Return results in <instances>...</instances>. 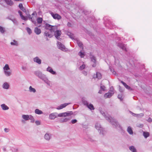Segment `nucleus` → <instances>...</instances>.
<instances>
[{
    "label": "nucleus",
    "mask_w": 152,
    "mask_h": 152,
    "mask_svg": "<svg viewBox=\"0 0 152 152\" xmlns=\"http://www.w3.org/2000/svg\"><path fill=\"white\" fill-rule=\"evenodd\" d=\"M45 28L46 29L49 30L51 33L54 32V35L55 37L58 39L61 33V31L58 30L57 26H52L46 23L45 26Z\"/></svg>",
    "instance_id": "nucleus-1"
},
{
    "label": "nucleus",
    "mask_w": 152,
    "mask_h": 152,
    "mask_svg": "<svg viewBox=\"0 0 152 152\" xmlns=\"http://www.w3.org/2000/svg\"><path fill=\"white\" fill-rule=\"evenodd\" d=\"M100 112L102 115L104 116L106 119L114 126V127H115L116 129L119 128L120 129H122V127L115 119L112 118L109 115H106L105 113L103 111H101Z\"/></svg>",
    "instance_id": "nucleus-2"
},
{
    "label": "nucleus",
    "mask_w": 152,
    "mask_h": 152,
    "mask_svg": "<svg viewBox=\"0 0 152 152\" xmlns=\"http://www.w3.org/2000/svg\"><path fill=\"white\" fill-rule=\"evenodd\" d=\"M73 114L72 111H68L66 112L60 113L58 114L55 112L51 113L49 115V119L50 120H54L57 117H65L68 116Z\"/></svg>",
    "instance_id": "nucleus-3"
},
{
    "label": "nucleus",
    "mask_w": 152,
    "mask_h": 152,
    "mask_svg": "<svg viewBox=\"0 0 152 152\" xmlns=\"http://www.w3.org/2000/svg\"><path fill=\"white\" fill-rule=\"evenodd\" d=\"M34 74L43 80L48 85L50 86V81L45 75L42 74L41 72L39 71L35 72Z\"/></svg>",
    "instance_id": "nucleus-4"
},
{
    "label": "nucleus",
    "mask_w": 152,
    "mask_h": 152,
    "mask_svg": "<svg viewBox=\"0 0 152 152\" xmlns=\"http://www.w3.org/2000/svg\"><path fill=\"white\" fill-rule=\"evenodd\" d=\"M95 128L98 130L100 134L103 135L105 134L106 131L101 126L100 124L96 123L95 125Z\"/></svg>",
    "instance_id": "nucleus-5"
},
{
    "label": "nucleus",
    "mask_w": 152,
    "mask_h": 152,
    "mask_svg": "<svg viewBox=\"0 0 152 152\" xmlns=\"http://www.w3.org/2000/svg\"><path fill=\"white\" fill-rule=\"evenodd\" d=\"M4 72L7 76H9L11 75V72L9 71L10 69L9 65L8 64H6L5 66L3 67Z\"/></svg>",
    "instance_id": "nucleus-6"
},
{
    "label": "nucleus",
    "mask_w": 152,
    "mask_h": 152,
    "mask_svg": "<svg viewBox=\"0 0 152 152\" xmlns=\"http://www.w3.org/2000/svg\"><path fill=\"white\" fill-rule=\"evenodd\" d=\"M111 90L105 94L104 95V97L105 98H110L114 94V92L113 91V88L112 87L110 88Z\"/></svg>",
    "instance_id": "nucleus-7"
},
{
    "label": "nucleus",
    "mask_w": 152,
    "mask_h": 152,
    "mask_svg": "<svg viewBox=\"0 0 152 152\" xmlns=\"http://www.w3.org/2000/svg\"><path fill=\"white\" fill-rule=\"evenodd\" d=\"M49 13L54 19L59 20L61 18V16L58 14L54 13L51 11Z\"/></svg>",
    "instance_id": "nucleus-8"
},
{
    "label": "nucleus",
    "mask_w": 152,
    "mask_h": 152,
    "mask_svg": "<svg viewBox=\"0 0 152 152\" xmlns=\"http://www.w3.org/2000/svg\"><path fill=\"white\" fill-rule=\"evenodd\" d=\"M52 134L49 133H46L44 136V139L47 141H49L51 139Z\"/></svg>",
    "instance_id": "nucleus-9"
},
{
    "label": "nucleus",
    "mask_w": 152,
    "mask_h": 152,
    "mask_svg": "<svg viewBox=\"0 0 152 152\" xmlns=\"http://www.w3.org/2000/svg\"><path fill=\"white\" fill-rule=\"evenodd\" d=\"M57 45L58 48L64 51L65 50V46L59 42H58L57 43Z\"/></svg>",
    "instance_id": "nucleus-10"
},
{
    "label": "nucleus",
    "mask_w": 152,
    "mask_h": 152,
    "mask_svg": "<svg viewBox=\"0 0 152 152\" xmlns=\"http://www.w3.org/2000/svg\"><path fill=\"white\" fill-rule=\"evenodd\" d=\"M70 104V103H64V104H61L60 105L58 106V107L56 108V109L58 110L61 109L65 107L66 106Z\"/></svg>",
    "instance_id": "nucleus-11"
},
{
    "label": "nucleus",
    "mask_w": 152,
    "mask_h": 152,
    "mask_svg": "<svg viewBox=\"0 0 152 152\" xmlns=\"http://www.w3.org/2000/svg\"><path fill=\"white\" fill-rule=\"evenodd\" d=\"M118 46L120 48L122 49L123 50H124L125 51H127L126 49V45L122 43H118Z\"/></svg>",
    "instance_id": "nucleus-12"
},
{
    "label": "nucleus",
    "mask_w": 152,
    "mask_h": 152,
    "mask_svg": "<svg viewBox=\"0 0 152 152\" xmlns=\"http://www.w3.org/2000/svg\"><path fill=\"white\" fill-rule=\"evenodd\" d=\"M33 61L39 64H40L41 63V60L37 56L34 58H33Z\"/></svg>",
    "instance_id": "nucleus-13"
},
{
    "label": "nucleus",
    "mask_w": 152,
    "mask_h": 152,
    "mask_svg": "<svg viewBox=\"0 0 152 152\" xmlns=\"http://www.w3.org/2000/svg\"><path fill=\"white\" fill-rule=\"evenodd\" d=\"M47 71L50 72L53 75L56 74V73L55 71H53L52 68L50 66H48L47 69Z\"/></svg>",
    "instance_id": "nucleus-14"
},
{
    "label": "nucleus",
    "mask_w": 152,
    "mask_h": 152,
    "mask_svg": "<svg viewBox=\"0 0 152 152\" xmlns=\"http://www.w3.org/2000/svg\"><path fill=\"white\" fill-rule=\"evenodd\" d=\"M130 113L132 114L133 116H135L137 117H142L144 116V114L143 113H141L139 114H135L131 111H130Z\"/></svg>",
    "instance_id": "nucleus-15"
},
{
    "label": "nucleus",
    "mask_w": 152,
    "mask_h": 152,
    "mask_svg": "<svg viewBox=\"0 0 152 152\" xmlns=\"http://www.w3.org/2000/svg\"><path fill=\"white\" fill-rule=\"evenodd\" d=\"M2 109L4 110H7L9 109V107L5 104H3L1 105Z\"/></svg>",
    "instance_id": "nucleus-16"
},
{
    "label": "nucleus",
    "mask_w": 152,
    "mask_h": 152,
    "mask_svg": "<svg viewBox=\"0 0 152 152\" xmlns=\"http://www.w3.org/2000/svg\"><path fill=\"white\" fill-rule=\"evenodd\" d=\"M6 4L10 6L13 5L14 4L12 0H4Z\"/></svg>",
    "instance_id": "nucleus-17"
},
{
    "label": "nucleus",
    "mask_w": 152,
    "mask_h": 152,
    "mask_svg": "<svg viewBox=\"0 0 152 152\" xmlns=\"http://www.w3.org/2000/svg\"><path fill=\"white\" fill-rule=\"evenodd\" d=\"M51 32L49 33V32L47 31H45L44 33V35L46 37H48L50 38H51L52 37L53 35L51 34Z\"/></svg>",
    "instance_id": "nucleus-18"
},
{
    "label": "nucleus",
    "mask_w": 152,
    "mask_h": 152,
    "mask_svg": "<svg viewBox=\"0 0 152 152\" xmlns=\"http://www.w3.org/2000/svg\"><path fill=\"white\" fill-rule=\"evenodd\" d=\"M34 32L37 34L38 35L41 33V30L37 27H35L34 28Z\"/></svg>",
    "instance_id": "nucleus-19"
},
{
    "label": "nucleus",
    "mask_w": 152,
    "mask_h": 152,
    "mask_svg": "<svg viewBox=\"0 0 152 152\" xmlns=\"http://www.w3.org/2000/svg\"><path fill=\"white\" fill-rule=\"evenodd\" d=\"M121 82L126 88L129 90H132V89L130 86L127 85L123 81H121Z\"/></svg>",
    "instance_id": "nucleus-20"
},
{
    "label": "nucleus",
    "mask_w": 152,
    "mask_h": 152,
    "mask_svg": "<svg viewBox=\"0 0 152 152\" xmlns=\"http://www.w3.org/2000/svg\"><path fill=\"white\" fill-rule=\"evenodd\" d=\"M96 77H95L94 76V78H97L99 79H101L102 78V75L101 73L99 72H97L96 75Z\"/></svg>",
    "instance_id": "nucleus-21"
},
{
    "label": "nucleus",
    "mask_w": 152,
    "mask_h": 152,
    "mask_svg": "<svg viewBox=\"0 0 152 152\" xmlns=\"http://www.w3.org/2000/svg\"><path fill=\"white\" fill-rule=\"evenodd\" d=\"M129 149L132 152H137L136 148L133 146H131L129 147Z\"/></svg>",
    "instance_id": "nucleus-22"
},
{
    "label": "nucleus",
    "mask_w": 152,
    "mask_h": 152,
    "mask_svg": "<svg viewBox=\"0 0 152 152\" xmlns=\"http://www.w3.org/2000/svg\"><path fill=\"white\" fill-rule=\"evenodd\" d=\"M9 87L8 84L7 82L4 83L3 85V88L4 89H7L9 88Z\"/></svg>",
    "instance_id": "nucleus-23"
},
{
    "label": "nucleus",
    "mask_w": 152,
    "mask_h": 152,
    "mask_svg": "<svg viewBox=\"0 0 152 152\" xmlns=\"http://www.w3.org/2000/svg\"><path fill=\"white\" fill-rule=\"evenodd\" d=\"M127 131L130 134H133V131L130 126L128 127Z\"/></svg>",
    "instance_id": "nucleus-24"
},
{
    "label": "nucleus",
    "mask_w": 152,
    "mask_h": 152,
    "mask_svg": "<svg viewBox=\"0 0 152 152\" xmlns=\"http://www.w3.org/2000/svg\"><path fill=\"white\" fill-rule=\"evenodd\" d=\"M29 115H23L22 118L23 119L26 121H27L29 120Z\"/></svg>",
    "instance_id": "nucleus-25"
},
{
    "label": "nucleus",
    "mask_w": 152,
    "mask_h": 152,
    "mask_svg": "<svg viewBox=\"0 0 152 152\" xmlns=\"http://www.w3.org/2000/svg\"><path fill=\"white\" fill-rule=\"evenodd\" d=\"M35 113L36 114L38 115H41L43 113V112L41 110L38 109H37L35 110Z\"/></svg>",
    "instance_id": "nucleus-26"
},
{
    "label": "nucleus",
    "mask_w": 152,
    "mask_h": 152,
    "mask_svg": "<svg viewBox=\"0 0 152 152\" xmlns=\"http://www.w3.org/2000/svg\"><path fill=\"white\" fill-rule=\"evenodd\" d=\"M77 43L79 47L80 48H82V49H83V47L82 43L80 41L77 40Z\"/></svg>",
    "instance_id": "nucleus-27"
},
{
    "label": "nucleus",
    "mask_w": 152,
    "mask_h": 152,
    "mask_svg": "<svg viewBox=\"0 0 152 152\" xmlns=\"http://www.w3.org/2000/svg\"><path fill=\"white\" fill-rule=\"evenodd\" d=\"M29 90L30 92H33L35 93L36 92V90L35 89L32 87L31 86H30L29 88Z\"/></svg>",
    "instance_id": "nucleus-28"
},
{
    "label": "nucleus",
    "mask_w": 152,
    "mask_h": 152,
    "mask_svg": "<svg viewBox=\"0 0 152 152\" xmlns=\"http://www.w3.org/2000/svg\"><path fill=\"white\" fill-rule=\"evenodd\" d=\"M10 44L12 45L18 46V41L15 40H14L13 42H11Z\"/></svg>",
    "instance_id": "nucleus-29"
},
{
    "label": "nucleus",
    "mask_w": 152,
    "mask_h": 152,
    "mask_svg": "<svg viewBox=\"0 0 152 152\" xmlns=\"http://www.w3.org/2000/svg\"><path fill=\"white\" fill-rule=\"evenodd\" d=\"M6 31L5 28L0 26V32L2 34H4Z\"/></svg>",
    "instance_id": "nucleus-30"
},
{
    "label": "nucleus",
    "mask_w": 152,
    "mask_h": 152,
    "mask_svg": "<svg viewBox=\"0 0 152 152\" xmlns=\"http://www.w3.org/2000/svg\"><path fill=\"white\" fill-rule=\"evenodd\" d=\"M67 35L72 39H74V35L70 32H67Z\"/></svg>",
    "instance_id": "nucleus-31"
},
{
    "label": "nucleus",
    "mask_w": 152,
    "mask_h": 152,
    "mask_svg": "<svg viewBox=\"0 0 152 152\" xmlns=\"http://www.w3.org/2000/svg\"><path fill=\"white\" fill-rule=\"evenodd\" d=\"M87 107L91 110L94 109V108L93 105L91 104H88Z\"/></svg>",
    "instance_id": "nucleus-32"
},
{
    "label": "nucleus",
    "mask_w": 152,
    "mask_h": 152,
    "mask_svg": "<svg viewBox=\"0 0 152 152\" xmlns=\"http://www.w3.org/2000/svg\"><path fill=\"white\" fill-rule=\"evenodd\" d=\"M90 58L91 61L95 63L96 61L95 57L94 56L91 55L90 56Z\"/></svg>",
    "instance_id": "nucleus-33"
},
{
    "label": "nucleus",
    "mask_w": 152,
    "mask_h": 152,
    "mask_svg": "<svg viewBox=\"0 0 152 152\" xmlns=\"http://www.w3.org/2000/svg\"><path fill=\"white\" fill-rule=\"evenodd\" d=\"M29 120H31V123H34V118L31 115H29Z\"/></svg>",
    "instance_id": "nucleus-34"
},
{
    "label": "nucleus",
    "mask_w": 152,
    "mask_h": 152,
    "mask_svg": "<svg viewBox=\"0 0 152 152\" xmlns=\"http://www.w3.org/2000/svg\"><path fill=\"white\" fill-rule=\"evenodd\" d=\"M143 135L145 138H146L149 136V133L148 132H144Z\"/></svg>",
    "instance_id": "nucleus-35"
},
{
    "label": "nucleus",
    "mask_w": 152,
    "mask_h": 152,
    "mask_svg": "<svg viewBox=\"0 0 152 152\" xmlns=\"http://www.w3.org/2000/svg\"><path fill=\"white\" fill-rule=\"evenodd\" d=\"M78 55H79L81 58L84 57L85 54L84 52H82L81 51H80L78 53Z\"/></svg>",
    "instance_id": "nucleus-36"
},
{
    "label": "nucleus",
    "mask_w": 152,
    "mask_h": 152,
    "mask_svg": "<svg viewBox=\"0 0 152 152\" xmlns=\"http://www.w3.org/2000/svg\"><path fill=\"white\" fill-rule=\"evenodd\" d=\"M42 18L39 17L37 19V22L38 23H41L42 22Z\"/></svg>",
    "instance_id": "nucleus-37"
},
{
    "label": "nucleus",
    "mask_w": 152,
    "mask_h": 152,
    "mask_svg": "<svg viewBox=\"0 0 152 152\" xmlns=\"http://www.w3.org/2000/svg\"><path fill=\"white\" fill-rule=\"evenodd\" d=\"M20 16L22 20H27V18H26L25 17L23 16L22 14V13L20 14Z\"/></svg>",
    "instance_id": "nucleus-38"
},
{
    "label": "nucleus",
    "mask_w": 152,
    "mask_h": 152,
    "mask_svg": "<svg viewBox=\"0 0 152 152\" xmlns=\"http://www.w3.org/2000/svg\"><path fill=\"white\" fill-rule=\"evenodd\" d=\"M82 102L83 104L84 105H86L87 107V106H88V104H89L88 103L86 100H83Z\"/></svg>",
    "instance_id": "nucleus-39"
},
{
    "label": "nucleus",
    "mask_w": 152,
    "mask_h": 152,
    "mask_svg": "<svg viewBox=\"0 0 152 152\" xmlns=\"http://www.w3.org/2000/svg\"><path fill=\"white\" fill-rule=\"evenodd\" d=\"M26 30L29 34H30L31 33L32 31L31 29L29 27H27L26 28Z\"/></svg>",
    "instance_id": "nucleus-40"
},
{
    "label": "nucleus",
    "mask_w": 152,
    "mask_h": 152,
    "mask_svg": "<svg viewBox=\"0 0 152 152\" xmlns=\"http://www.w3.org/2000/svg\"><path fill=\"white\" fill-rule=\"evenodd\" d=\"M100 88V89L102 90L103 91H104L105 90V87L104 86L102 85V84H101Z\"/></svg>",
    "instance_id": "nucleus-41"
},
{
    "label": "nucleus",
    "mask_w": 152,
    "mask_h": 152,
    "mask_svg": "<svg viewBox=\"0 0 152 152\" xmlns=\"http://www.w3.org/2000/svg\"><path fill=\"white\" fill-rule=\"evenodd\" d=\"M85 67V65L83 64L80 66V67L79 68V69L80 70H82V69H84Z\"/></svg>",
    "instance_id": "nucleus-42"
},
{
    "label": "nucleus",
    "mask_w": 152,
    "mask_h": 152,
    "mask_svg": "<svg viewBox=\"0 0 152 152\" xmlns=\"http://www.w3.org/2000/svg\"><path fill=\"white\" fill-rule=\"evenodd\" d=\"M13 23L15 24H17V20L15 19H11Z\"/></svg>",
    "instance_id": "nucleus-43"
},
{
    "label": "nucleus",
    "mask_w": 152,
    "mask_h": 152,
    "mask_svg": "<svg viewBox=\"0 0 152 152\" xmlns=\"http://www.w3.org/2000/svg\"><path fill=\"white\" fill-rule=\"evenodd\" d=\"M77 121L76 119H73L71 121V123L72 124H74L76 123Z\"/></svg>",
    "instance_id": "nucleus-44"
},
{
    "label": "nucleus",
    "mask_w": 152,
    "mask_h": 152,
    "mask_svg": "<svg viewBox=\"0 0 152 152\" xmlns=\"http://www.w3.org/2000/svg\"><path fill=\"white\" fill-rule=\"evenodd\" d=\"M70 119L69 118H64V121H65V122H67L69 121Z\"/></svg>",
    "instance_id": "nucleus-45"
},
{
    "label": "nucleus",
    "mask_w": 152,
    "mask_h": 152,
    "mask_svg": "<svg viewBox=\"0 0 152 152\" xmlns=\"http://www.w3.org/2000/svg\"><path fill=\"white\" fill-rule=\"evenodd\" d=\"M110 70L111 72L113 73L114 74H115L116 73V72L113 69H110Z\"/></svg>",
    "instance_id": "nucleus-46"
},
{
    "label": "nucleus",
    "mask_w": 152,
    "mask_h": 152,
    "mask_svg": "<svg viewBox=\"0 0 152 152\" xmlns=\"http://www.w3.org/2000/svg\"><path fill=\"white\" fill-rule=\"evenodd\" d=\"M35 123L37 125H39L40 124V121H36Z\"/></svg>",
    "instance_id": "nucleus-47"
},
{
    "label": "nucleus",
    "mask_w": 152,
    "mask_h": 152,
    "mask_svg": "<svg viewBox=\"0 0 152 152\" xmlns=\"http://www.w3.org/2000/svg\"><path fill=\"white\" fill-rule=\"evenodd\" d=\"M19 7L20 9L23 7L22 4L20 3V4L19 5Z\"/></svg>",
    "instance_id": "nucleus-48"
},
{
    "label": "nucleus",
    "mask_w": 152,
    "mask_h": 152,
    "mask_svg": "<svg viewBox=\"0 0 152 152\" xmlns=\"http://www.w3.org/2000/svg\"><path fill=\"white\" fill-rule=\"evenodd\" d=\"M60 121L61 123H64L65 122L64 120V118H61L60 120Z\"/></svg>",
    "instance_id": "nucleus-49"
},
{
    "label": "nucleus",
    "mask_w": 152,
    "mask_h": 152,
    "mask_svg": "<svg viewBox=\"0 0 152 152\" xmlns=\"http://www.w3.org/2000/svg\"><path fill=\"white\" fill-rule=\"evenodd\" d=\"M118 97L119 99H120L121 100L122 99V96L120 95H119L118 96Z\"/></svg>",
    "instance_id": "nucleus-50"
},
{
    "label": "nucleus",
    "mask_w": 152,
    "mask_h": 152,
    "mask_svg": "<svg viewBox=\"0 0 152 152\" xmlns=\"http://www.w3.org/2000/svg\"><path fill=\"white\" fill-rule=\"evenodd\" d=\"M20 9L23 12H26V10L23 7Z\"/></svg>",
    "instance_id": "nucleus-51"
},
{
    "label": "nucleus",
    "mask_w": 152,
    "mask_h": 152,
    "mask_svg": "<svg viewBox=\"0 0 152 152\" xmlns=\"http://www.w3.org/2000/svg\"><path fill=\"white\" fill-rule=\"evenodd\" d=\"M148 122H151L152 121V119L151 118H149L148 120Z\"/></svg>",
    "instance_id": "nucleus-52"
},
{
    "label": "nucleus",
    "mask_w": 152,
    "mask_h": 152,
    "mask_svg": "<svg viewBox=\"0 0 152 152\" xmlns=\"http://www.w3.org/2000/svg\"><path fill=\"white\" fill-rule=\"evenodd\" d=\"M4 131L6 132H7L9 131V129L7 128H5L4 129Z\"/></svg>",
    "instance_id": "nucleus-53"
},
{
    "label": "nucleus",
    "mask_w": 152,
    "mask_h": 152,
    "mask_svg": "<svg viewBox=\"0 0 152 152\" xmlns=\"http://www.w3.org/2000/svg\"><path fill=\"white\" fill-rule=\"evenodd\" d=\"M102 91H102V90L100 89V90L99 91V92H98V93L100 94H102V93H103V92H102Z\"/></svg>",
    "instance_id": "nucleus-54"
},
{
    "label": "nucleus",
    "mask_w": 152,
    "mask_h": 152,
    "mask_svg": "<svg viewBox=\"0 0 152 152\" xmlns=\"http://www.w3.org/2000/svg\"><path fill=\"white\" fill-rule=\"evenodd\" d=\"M30 20H31V21L34 23H36V22L35 21H34L33 20V19H32V18H31V19H30Z\"/></svg>",
    "instance_id": "nucleus-55"
},
{
    "label": "nucleus",
    "mask_w": 152,
    "mask_h": 152,
    "mask_svg": "<svg viewBox=\"0 0 152 152\" xmlns=\"http://www.w3.org/2000/svg\"><path fill=\"white\" fill-rule=\"evenodd\" d=\"M119 91L121 92H122L123 91V89H122L121 88V87L120 86H119Z\"/></svg>",
    "instance_id": "nucleus-56"
},
{
    "label": "nucleus",
    "mask_w": 152,
    "mask_h": 152,
    "mask_svg": "<svg viewBox=\"0 0 152 152\" xmlns=\"http://www.w3.org/2000/svg\"><path fill=\"white\" fill-rule=\"evenodd\" d=\"M89 140L91 142H94V140L91 139V138H90V139H89Z\"/></svg>",
    "instance_id": "nucleus-57"
},
{
    "label": "nucleus",
    "mask_w": 152,
    "mask_h": 152,
    "mask_svg": "<svg viewBox=\"0 0 152 152\" xmlns=\"http://www.w3.org/2000/svg\"><path fill=\"white\" fill-rule=\"evenodd\" d=\"M71 24L70 23H69V22H68V23H67V26H71Z\"/></svg>",
    "instance_id": "nucleus-58"
},
{
    "label": "nucleus",
    "mask_w": 152,
    "mask_h": 152,
    "mask_svg": "<svg viewBox=\"0 0 152 152\" xmlns=\"http://www.w3.org/2000/svg\"><path fill=\"white\" fill-rule=\"evenodd\" d=\"M83 74L85 75H87V72H85V71H83Z\"/></svg>",
    "instance_id": "nucleus-59"
},
{
    "label": "nucleus",
    "mask_w": 152,
    "mask_h": 152,
    "mask_svg": "<svg viewBox=\"0 0 152 152\" xmlns=\"http://www.w3.org/2000/svg\"><path fill=\"white\" fill-rule=\"evenodd\" d=\"M28 18H29L30 19H31V18H32L31 17V15H28Z\"/></svg>",
    "instance_id": "nucleus-60"
},
{
    "label": "nucleus",
    "mask_w": 152,
    "mask_h": 152,
    "mask_svg": "<svg viewBox=\"0 0 152 152\" xmlns=\"http://www.w3.org/2000/svg\"><path fill=\"white\" fill-rule=\"evenodd\" d=\"M22 69L23 70H25L26 69V68L25 67H22Z\"/></svg>",
    "instance_id": "nucleus-61"
},
{
    "label": "nucleus",
    "mask_w": 152,
    "mask_h": 152,
    "mask_svg": "<svg viewBox=\"0 0 152 152\" xmlns=\"http://www.w3.org/2000/svg\"><path fill=\"white\" fill-rule=\"evenodd\" d=\"M36 14V12H34L32 14V15H34L35 14Z\"/></svg>",
    "instance_id": "nucleus-62"
},
{
    "label": "nucleus",
    "mask_w": 152,
    "mask_h": 152,
    "mask_svg": "<svg viewBox=\"0 0 152 152\" xmlns=\"http://www.w3.org/2000/svg\"><path fill=\"white\" fill-rule=\"evenodd\" d=\"M18 12L19 14V15L22 13L21 11H20V10H19L18 11Z\"/></svg>",
    "instance_id": "nucleus-63"
},
{
    "label": "nucleus",
    "mask_w": 152,
    "mask_h": 152,
    "mask_svg": "<svg viewBox=\"0 0 152 152\" xmlns=\"http://www.w3.org/2000/svg\"><path fill=\"white\" fill-rule=\"evenodd\" d=\"M96 66V64H94L92 65V66L93 67H95Z\"/></svg>",
    "instance_id": "nucleus-64"
}]
</instances>
